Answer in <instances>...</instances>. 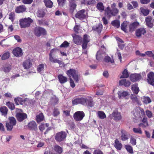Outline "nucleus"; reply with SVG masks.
<instances>
[{
	"mask_svg": "<svg viewBox=\"0 0 154 154\" xmlns=\"http://www.w3.org/2000/svg\"><path fill=\"white\" fill-rule=\"evenodd\" d=\"M26 8L24 5H20L17 7L15 9V11L17 13H23L26 11Z\"/></svg>",
	"mask_w": 154,
	"mask_h": 154,
	"instance_id": "a211bd4d",
	"label": "nucleus"
},
{
	"mask_svg": "<svg viewBox=\"0 0 154 154\" xmlns=\"http://www.w3.org/2000/svg\"><path fill=\"white\" fill-rule=\"evenodd\" d=\"M66 73L69 77L72 76L76 82L79 81V75L78 72L75 69H70L67 71Z\"/></svg>",
	"mask_w": 154,
	"mask_h": 154,
	"instance_id": "7ed1b4c3",
	"label": "nucleus"
},
{
	"mask_svg": "<svg viewBox=\"0 0 154 154\" xmlns=\"http://www.w3.org/2000/svg\"><path fill=\"white\" fill-rule=\"evenodd\" d=\"M45 66V64H39L37 67L38 71L40 73H43L44 71Z\"/></svg>",
	"mask_w": 154,
	"mask_h": 154,
	"instance_id": "ea45409f",
	"label": "nucleus"
},
{
	"mask_svg": "<svg viewBox=\"0 0 154 154\" xmlns=\"http://www.w3.org/2000/svg\"><path fill=\"white\" fill-rule=\"evenodd\" d=\"M122 75L120 77V78H128L129 76L128 73L127 69H125L122 72Z\"/></svg>",
	"mask_w": 154,
	"mask_h": 154,
	"instance_id": "3c124183",
	"label": "nucleus"
},
{
	"mask_svg": "<svg viewBox=\"0 0 154 154\" xmlns=\"http://www.w3.org/2000/svg\"><path fill=\"white\" fill-rule=\"evenodd\" d=\"M49 125L48 123H46L45 124H41L39 126L40 130L42 132L45 128H46L48 127Z\"/></svg>",
	"mask_w": 154,
	"mask_h": 154,
	"instance_id": "864d4df0",
	"label": "nucleus"
},
{
	"mask_svg": "<svg viewBox=\"0 0 154 154\" xmlns=\"http://www.w3.org/2000/svg\"><path fill=\"white\" fill-rule=\"evenodd\" d=\"M19 23L21 28H25L30 26L32 23L33 20L30 18L28 17L22 18L19 20Z\"/></svg>",
	"mask_w": 154,
	"mask_h": 154,
	"instance_id": "f03ea898",
	"label": "nucleus"
},
{
	"mask_svg": "<svg viewBox=\"0 0 154 154\" xmlns=\"http://www.w3.org/2000/svg\"><path fill=\"white\" fill-rule=\"evenodd\" d=\"M146 32L145 29L143 28H140L137 29L136 31V36L138 38L144 35Z\"/></svg>",
	"mask_w": 154,
	"mask_h": 154,
	"instance_id": "4468645a",
	"label": "nucleus"
},
{
	"mask_svg": "<svg viewBox=\"0 0 154 154\" xmlns=\"http://www.w3.org/2000/svg\"><path fill=\"white\" fill-rule=\"evenodd\" d=\"M146 116L149 118H151L152 117V113L151 111L149 110L146 111Z\"/></svg>",
	"mask_w": 154,
	"mask_h": 154,
	"instance_id": "e2e57ef3",
	"label": "nucleus"
},
{
	"mask_svg": "<svg viewBox=\"0 0 154 154\" xmlns=\"http://www.w3.org/2000/svg\"><path fill=\"white\" fill-rule=\"evenodd\" d=\"M11 66L9 64L5 65L1 68V70L4 71L5 73L9 72L11 69Z\"/></svg>",
	"mask_w": 154,
	"mask_h": 154,
	"instance_id": "b1692460",
	"label": "nucleus"
},
{
	"mask_svg": "<svg viewBox=\"0 0 154 154\" xmlns=\"http://www.w3.org/2000/svg\"><path fill=\"white\" fill-rule=\"evenodd\" d=\"M125 146L128 152L131 153H133V149L131 146L129 145H126Z\"/></svg>",
	"mask_w": 154,
	"mask_h": 154,
	"instance_id": "13d9d810",
	"label": "nucleus"
},
{
	"mask_svg": "<svg viewBox=\"0 0 154 154\" xmlns=\"http://www.w3.org/2000/svg\"><path fill=\"white\" fill-rule=\"evenodd\" d=\"M45 5L47 7L51 8L53 5L52 2L50 0H44Z\"/></svg>",
	"mask_w": 154,
	"mask_h": 154,
	"instance_id": "49530a36",
	"label": "nucleus"
},
{
	"mask_svg": "<svg viewBox=\"0 0 154 154\" xmlns=\"http://www.w3.org/2000/svg\"><path fill=\"white\" fill-rule=\"evenodd\" d=\"M87 12L84 9L81 10L75 14V17L80 20L85 19L87 17Z\"/></svg>",
	"mask_w": 154,
	"mask_h": 154,
	"instance_id": "0eeeda50",
	"label": "nucleus"
},
{
	"mask_svg": "<svg viewBox=\"0 0 154 154\" xmlns=\"http://www.w3.org/2000/svg\"><path fill=\"white\" fill-rule=\"evenodd\" d=\"M114 146L118 150H120L122 149V144L117 139H116L115 140Z\"/></svg>",
	"mask_w": 154,
	"mask_h": 154,
	"instance_id": "c9c22d12",
	"label": "nucleus"
},
{
	"mask_svg": "<svg viewBox=\"0 0 154 154\" xmlns=\"http://www.w3.org/2000/svg\"><path fill=\"white\" fill-rule=\"evenodd\" d=\"M15 39L18 42H21L22 40L20 37L18 35H15L14 36Z\"/></svg>",
	"mask_w": 154,
	"mask_h": 154,
	"instance_id": "338daca9",
	"label": "nucleus"
},
{
	"mask_svg": "<svg viewBox=\"0 0 154 154\" xmlns=\"http://www.w3.org/2000/svg\"><path fill=\"white\" fill-rule=\"evenodd\" d=\"M6 105L11 110H14L15 109L14 104L10 102H8L6 103Z\"/></svg>",
	"mask_w": 154,
	"mask_h": 154,
	"instance_id": "8fccbe9b",
	"label": "nucleus"
},
{
	"mask_svg": "<svg viewBox=\"0 0 154 154\" xmlns=\"http://www.w3.org/2000/svg\"><path fill=\"white\" fill-rule=\"evenodd\" d=\"M90 40L89 36L87 35H85L84 36L83 41L82 47L83 50L85 49L87 47L88 43L89 42Z\"/></svg>",
	"mask_w": 154,
	"mask_h": 154,
	"instance_id": "f3484780",
	"label": "nucleus"
},
{
	"mask_svg": "<svg viewBox=\"0 0 154 154\" xmlns=\"http://www.w3.org/2000/svg\"><path fill=\"white\" fill-rule=\"evenodd\" d=\"M97 9L101 12L103 11L104 9V7L102 2L98 3L97 4Z\"/></svg>",
	"mask_w": 154,
	"mask_h": 154,
	"instance_id": "a18cd8bd",
	"label": "nucleus"
},
{
	"mask_svg": "<svg viewBox=\"0 0 154 154\" xmlns=\"http://www.w3.org/2000/svg\"><path fill=\"white\" fill-rule=\"evenodd\" d=\"M32 65V63L30 60H28L23 62V66L24 68L28 69L30 68Z\"/></svg>",
	"mask_w": 154,
	"mask_h": 154,
	"instance_id": "aec40b11",
	"label": "nucleus"
},
{
	"mask_svg": "<svg viewBox=\"0 0 154 154\" xmlns=\"http://www.w3.org/2000/svg\"><path fill=\"white\" fill-rule=\"evenodd\" d=\"M131 89L134 93L137 94L139 91V88L138 85L137 84L133 85H132Z\"/></svg>",
	"mask_w": 154,
	"mask_h": 154,
	"instance_id": "4c0bfd02",
	"label": "nucleus"
},
{
	"mask_svg": "<svg viewBox=\"0 0 154 154\" xmlns=\"http://www.w3.org/2000/svg\"><path fill=\"white\" fill-rule=\"evenodd\" d=\"M10 56V53L8 52L4 53L2 57V59L3 60L8 59Z\"/></svg>",
	"mask_w": 154,
	"mask_h": 154,
	"instance_id": "4d7b16f0",
	"label": "nucleus"
},
{
	"mask_svg": "<svg viewBox=\"0 0 154 154\" xmlns=\"http://www.w3.org/2000/svg\"><path fill=\"white\" fill-rule=\"evenodd\" d=\"M9 122L6 123V127L8 131H11L13 127L16 123L15 119L13 117H11L9 118Z\"/></svg>",
	"mask_w": 154,
	"mask_h": 154,
	"instance_id": "20e7f679",
	"label": "nucleus"
},
{
	"mask_svg": "<svg viewBox=\"0 0 154 154\" xmlns=\"http://www.w3.org/2000/svg\"><path fill=\"white\" fill-rule=\"evenodd\" d=\"M80 98V104L85 105L88 104V106L91 107L93 106V103L92 101V98L91 97H88V98H86L83 97Z\"/></svg>",
	"mask_w": 154,
	"mask_h": 154,
	"instance_id": "423d86ee",
	"label": "nucleus"
},
{
	"mask_svg": "<svg viewBox=\"0 0 154 154\" xmlns=\"http://www.w3.org/2000/svg\"><path fill=\"white\" fill-rule=\"evenodd\" d=\"M70 6L71 9L74 10L76 7V5L75 0H71L70 1Z\"/></svg>",
	"mask_w": 154,
	"mask_h": 154,
	"instance_id": "c03bdc74",
	"label": "nucleus"
},
{
	"mask_svg": "<svg viewBox=\"0 0 154 154\" xmlns=\"http://www.w3.org/2000/svg\"><path fill=\"white\" fill-rule=\"evenodd\" d=\"M66 136V134L65 132L61 131L56 134L55 139L57 141L61 142L64 140Z\"/></svg>",
	"mask_w": 154,
	"mask_h": 154,
	"instance_id": "6e6552de",
	"label": "nucleus"
},
{
	"mask_svg": "<svg viewBox=\"0 0 154 154\" xmlns=\"http://www.w3.org/2000/svg\"><path fill=\"white\" fill-rule=\"evenodd\" d=\"M53 149L58 154L61 153L63 151L62 148L57 145H55L54 146Z\"/></svg>",
	"mask_w": 154,
	"mask_h": 154,
	"instance_id": "e433bc0d",
	"label": "nucleus"
},
{
	"mask_svg": "<svg viewBox=\"0 0 154 154\" xmlns=\"http://www.w3.org/2000/svg\"><path fill=\"white\" fill-rule=\"evenodd\" d=\"M148 82L152 85H154V73L152 72H150L147 75Z\"/></svg>",
	"mask_w": 154,
	"mask_h": 154,
	"instance_id": "9b49d317",
	"label": "nucleus"
},
{
	"mask_svg": "<svg viewBox=\"0 0 154 154\" xmlns=\"http://www.w3.org/2000/svg\"><path fill=\"white\" fill-rule=\"evenodd\" d=\"M105 56V52L103 51L101 49H100L97 53L96 55V59L98 60H101Z\"/></svg>",
	"mask_w": 154,
	"mask_h": 154,
	"instance_id": "dca6fc26",
	"label": "nucleus"
},
{
	"mask_svg": "<svg viewBox=\"0 0 154 154\" xmlns=\"http://www.w3.org/2000/svg\"><path fill=\"white\" fill-rule=\"evenodd\" d=\"M112 116L113 117V119L116 121L120 120L122 118L120 113L117 110L113 112L112 114Z\"/></svg>",
	"mask_w": 154,
	"mask_h": 154,
	"instance_id": "f8f14e48",
	"label": "nucleus"
},
{
	"mask_svg": "<svg viewBox=\"0 0 154 154\" xmlns=\"http://www.w3.org/2000/svg\"><path fill=\"white\" fill-rule=\"evenodd\" d=\"M140 10L141 13L145 16H147L149 13V11L147 9H145L143 8H141Z\"/></svg>",
	"mask_w": 154,
	"mask_h": 154,
	"instance_id": "09e8293b",
	"label": "nucleus"
},
{
	"mask_svg": "<svg viewBox=\"0 0 154 154\" xmlns=\"http://www.w3.org/2000/svg\"><path fill=\"white\" fill-rule=\"evenodd\" d=\"M98 117L101 119H103L106 117V116L104 112L102 111H99L97 113Z\"/></svg>",
	"mask_w": 154,
	"mask_h": 154,
	"instance_id": "79ce46f5",
	"label": "nucleus"
},
{
	"mask_svg": "<svg viewBox=\"0 0 154 154\" xmlns=\"http://www.w3.org/2000/svg\"><path fill=\"white\" fill-rule=\"evenodd\" d=\"M146 25L150 28H152L153 25V20L151 16H148L145 20Z\"/></svg>",
	"mask_w": 154,
	"mask_h": 154,
	"instance_id": "2eb2a0df",
	"label": "nucleus"
},
{
	"mask_svg": "<svg viewBox=\"0 0 154 154\" xmlns=\"http://www.w3.org/2000/svg\"><path fill=\"white\" fill-rule=\"evenodd\" d=\"M129 136L127 134V132L124 130L121 131V140L123 141L127 140L129 138Z\"/></svg>",
	"mask_w": 154,
	"mask_h": 154,
	"instance_id": "7c9ffc66",
	"label": "nucleus"
},
{
	"mask_svg": "<svg viewBox=\"0 0 154 154\" xmlns=\"http://www.w3.org/2000/svg\"><path fill=\"white\" fill-rule=\"evenodd\" d=\"M119 84L120 85H123L125 87L129 86L131 84L130 82L125 79H122L119 81Z\"/></svg>",
	"mask_w": 154,
	"mask_h": 154,
	"instance_id": "2f4dec72",
	"label": "nucleus"
},
{
	"mask_svg": "<svg viewBox=\"0 0 154 154\" xmlns=\"http://www.w3.org/2000/svg\"><path fill=\"white\" fill-rule=\"evenodd\" d=\"M139 25V23L137 22H135L131 23L129 25V30L131 32L133 31Z\"/></svg>",
	"mask_w": 154,
	"mask_h": 154,
	"instance_id": "393cba45",
	"label": "nucleus"
},
{
	"mask_svg": "<svg viewBox=\"0 0 154 154\" xmlns=\"http://www.w3.org/2000/svg\"><path fill=\"white\" fill-rule=\"evenodd\" d=\"M129 24V22L128 21H125L121 25V29L125 32L127 31L128 26Z\"/></svg>",
	"mask_w": 154,
	"mask_h": 154,
	"instance_id": "f704fd0d",
	"label": "nucleus"
},
{
	"mask_svg": "<svg viewBox=\"0 0 154 154\" xmlns=\"http://www.w3.org/2000/svg\"><path fill=\"white\" fill-rule=\"evenodd\" d=\"M0 44L3 47H7L9 46L8 45L6 44L5 40H2L0 42Z\"/></svg>",
	"mask_w": 154,
	"mask_h": 154,
	"instance_id": "0e129e2a",
	"label": "nucleus"
},
{
	"mask_svg": "<svg viewBox=\"0 0 154 154\" xmlns=\"http://www.w3.org/2000/svg\"><path fill=\"white\" fill-rule=\"evenodd\" d=\"M45 10L43 9H39L38 10L36 15L39 17H43L45 14Z\"/></svg>",
	"mask_w": 154,
	"mask_h": 154,
	"instance_id": "bb28decb",
	"label": "nucleus"
},
{
	"mask_svg": "<svg viewBox=\"0 0 154 154\" xmlns=\"http://www.w3.org/2000/svg\"><path fill=\"white\" fill-rule=\"evenodd\" d=\"M44 117L42 113H40L36 116V119L38 122H39L43 120Z\"/></svg>",
	"mask_w": 154,
	"mask_h": 154,
	"instance_id": "37998d69",
	"label": "nucleus"
},
{
	"mask_svg": "<svg viewBox=\"0 0 154 154\" xmlns=\"http://www.w3.org/2000/svg\"><path fill=\"white\" fill-rule=\"evenodd\" d=\"M49 60L51 62H52L54 63H57L59 64H62V62L61 61L53 58L52 57V55H51V54H49Z\"/></svg>",
	"mask_w": 154,
	"mask_h": 154,
	"instance_id": "a19ab883",
	"label": "nucleus"
},
{
	"mask_svg": "<svg viewBox=\"0 0 154 154\" xmlns=\"http://www.w3.org/2000/svg\"><path fill=\"white\" fill-rule=\"evenodd\" d=\"M59 81L61 84L64 83L67 81V78L66 77L63 76L62 75H59L58 76Z\"/></svg>",
	"mask_w": 154,
	"mask_h": 154,
	"instance_id": "473e14b6",
	"label": "nucleus"
},
{
	"mask_svg": "<svg viewBox=\"0 0 154 154\" xmlns=\"http://www.w3.org/2000/svg\"><path fill=\"white\" fill-rule=\"evenodd\" d=\"M117 94L118 97L119 99L125 98L126 97L129 95L128 92L127 91H119Z\"/></svg>",
	"mask_w": 154,
	"mask_h": 154,
	"instance_id": "412c9836",
	"label": "nucleus"
},
{
	"mask_svg": "<svg viewBox=\"0 0 154 154\" xmlns=\"http://www.w3.org/2000/svg\"><path fill=\"white\" fill-rule=\"evenodd\" d=\"M116 4L113 3L111 5L112 10L108 6L104 9L105 14L108 18H109L112 16H115L119 13V10L116 8Z\"/></svg>",
	"mask_w": 154,
	"mask_h": 154,
	"instance_id": "f257e3e1",
	"label": "nucleus"
},
{
	"mask_svg": "<svg viewBox=\"0 0 154 154\" xmlns=\"http://www.w3.org/2000/svg\"><path fill=\"white\" fill-rule=\"evenodd\" d=\"M12 53L13 54L17 57H20L23 55L22 49L19 47L14 48L13 50Z\"/></svg>",
	"mask_w": 154,
	"mask_h": 154,
	"instance_id": "ddd939ff",
	"label": "nucleus"
},
{
	"mask_svg": "<svg viewBox=\"0 0 154 154\" xmlns=\"http://www.w3.org/2000/svg\"><path fill=\"white\" fill-rule=\"evenodd\" d=\"M102 25L100 24L94 26L92 27V30L97 32L98 33H100L102 29Z\"/></svg>",
	"mask_w": 154,
	"mask_h": 154,
	"instance_id": "cd10ccee",
	"label": "nucleus"
},
{
	"mask_svg": "<svg viewBox=\"0 0 154 154\" xmlns=\"http://www.w3.org/2000/svg\"><path fill=\"white\" fill-rule=\"evenodd\" d=\"M146 55L150 57H152L154 60V54L151 51H149L146 52Z\"/></svg>",
	"mask_w": 154,
	"mask_h": 154,
	"instance_id": "bf43d9fd",
	"label": "nucleus"
},
{
	"mask_svg": "<svg viewBox=\"0 0 154 154\" xmlns=\"http://www.w3.org/2000/svg\"><path fill=\"white\" fill-rule=\"evenodd\" d=\"M28 127L30 129L36 131L37 130V127L35 122L32 121L29 123L28 125Z\"/></svg>",
	"mask_w": 154,
	"mask_h": 154,
	"instance_id": "5701e85b",
	"label": "nucleus"
},
{
	"mask_svg": "<svg viewBox=\"0 0 154 154\" xmlns=\"http://www.w3.org/2000/svg\"><path fill=\"white\" fill-rule=\"evenodd\" d=\"M104 62L108 63L109 64L114 65V61L112 57L107 56L105 57Z\"/></svg>",
	"mask_w": 154,
	"mask_h": 154,
	"instance_id": "a878e982",
	"label": "nucleus"
},
{
	"mask_svg": "<svg viewBox=\"0 0 154 154\" xmlns=\"http://www.w3.org/2000/svg\"><path fill=\"white\" fill-rule=\"evenodd\" d=\"M35 34L37 36H39L41 35H45L46 34V32L44 29L40 27L35 28L34 31Z\"/></svg>",
	"mask_w": 154,
	"mask_h": 154,
	"instance_id": "9d476101",
	"label": "nucleus"
},
{
	"mask_svg": "<svg viewBox=\"0 0 154 154\" xmlns=\"http://www.w3.org/2000/svg\"><path fill=\"white\" fill-rule=\"evenodd\" d=\"M130 78L132 81L135 82L141 79V76L140 74H134L131 75Z\"/></svg>",
	"mask_w": 154,
	"mask_h": 154,
	"instance_id": "6ab92c4d",
	"label": "nucleus"
},
{
	"mask_svg": "<svg viewBox=\"0 0 154 154\" xmlns=\"http://www.w3.org/2000/svg\"><path fill=\"white\" fill-rule=\"evenodd\" d=\"M33 0H23V3L25 4H31L33 2Z\"/></svg>",
	"mask_w": 154,
	"mask_h": 154,
	"instance_id": "69168bd1",
	"label": "nucleus"
},
{
	"mask_svg": "<svg viewBox=\"0 0 154 154\" xmlns=\"http://www.w3.org/2000/svg\"><path fill=\"white\" fill-rule=\"evenodd\" d=\"M0 111L2 115L5 116L7 113L8 109L6 106H2L0 108Z\"/></svg>",
	"mask_w": 154,
	"mask_h": 154,
	"instance_id": "58836bf2",
	"label": "nucleus"
},
{
	"mask_svg": "<svg viewBox=\"0 0 154 154\" xmlns=\"http://www.w3.org/2000/svg\"><path fill=\"white\" fill-rule=\"evenodd\" d=\"M143 103L146 104L149 103L152 101L149 97L147 96H143L141 98Z\"/></svg>",
	"mask_w": 154,
	"mask_h": 154,
	"instance_id": "72a5a7b5",
	"label": "nucleus"
},
{
	"mask_svg": "<svg viewBox=\"0 0 154 154\" xmlns=\"http://www.w3.org/2000/svg\"><path fill=\"white\" fill-rule=\"evenodd\" d=\"M80 98H76L73 100L72 101V104L73 105H76L78 104H80Z\"/></svg>",
	"mask_w": 154,
	"mask_h": 154,
	"instance_id": "052dcab7",
	"label": "nucleus"
},
{
	"mask_svg": "<svg viewBox=\"0 0 154 154\" xmlns=\"http://www.w3.org/2000/svg\"><path fill=\"white\" fill-rule=\"evenodd\" d=\"M132 113L134 116V118L140 117V113L142 116L144 115L145 114L143 109L138 107L136 108L132 112Z\"/></svg>",
	"mask_w": 154,
	"mask_h": 154,
	"instance_id": "39448f33",
	"label": "nucleus"
},
{
	"mask_svg": "<svg viewBox=\"0 0 154 154\" xmlns=\"http://www.w3.org/2000/svg\"><path fill=\"white\" fill-rule=\"evenodd\" d=\"M142 123H140L139 124V126L143 128H145L148 126V122L146 118H144L142 119Z\"/></svg>",
	"mask_w": 154,
	"mask_h": 154,
	"instance_id": "c756f323",
	"label": "nucleus"
},
{
	"mask_svg": "<svg viewBox=\"0 0 154 154\" xmlns=\"http://www.w3.org/2000/svg\"><path fill=\"white\" fill-rule=\"evenodd\" d=\"M17 117L18 121L21 122L27 118V115L25 113H18Z\"/></svg>",
	"mask_w": 154,
	"mask_h": 154,
	"instance_id": "4be33fe9",
	"label": "nucleus"
},
{
	"mask_svg": "<svg viewBox=\"0 0 154 154\" xmlns=\"http://www.w3.org/2000/svg\"><path fill=\"white\" fill-rule=\"evenodd\" d=\"M73 40L74 42L77 44L79 45L82 41V38L79 36L75 35L73 36Z\"/></svg>",
	"mask_w": 154,
	"mask_h": 154,
	"instance_id": "c85d7f7f",
	"label": "nucleus"
},
{
	"mask_svg": "<svg viewBox=\"0 0 154 154\" xmlns=\"http://www.w3.org/2000/svg\"><path fill=\"white\" fill-rule=\"evenodd\" d=\"M130 142L132 145H135L136 144V139L133 137H131V138Z\"/></svg>",
	"mask_w": 154,
	"mask_h": 154,
	"instance_id": "774afa93",
	"label": "nucleus"
},
{
	"mask_svg": "<svg viewBox=\"0 0 154 154\" xmlns=\"http://www.w3.org/2000/svg\"><path fill=\"white\" fill-rule=\"evenodd\" d=\"M133 131L134 132L137 134H142V132L141 129L140 128H134L133 129Z\"/></svg>",
	"mask_w": 154,
	"mask_h": 154,
	"instance_id": "6e6d98bb",
	"label": "nucleus"
},
{
	"mask_svg": "<svg viewBox=\"0 0 154 154\" xmlns=\"http://www.w3.org/2000/svg\"><path fill=\"white\" fill-rule=\"evenodd\" d=\"M8 18L12 22H13L15 18V13L13 12H11L9 14Z\"/></svg>",
	"mask_w": 154,
	"mask_h": 154,
	"instance_id": "5fc2aeb1",
	"label": "nucleus"
},
{
	"mask_svg": "<svg viewBox=\"0 0 154 154\" xmlns=\"http://www.w3.org/2000/svg\"><path fill=\"white\" fill-rule=\"evenodd\" d=\"M111 24L112 26L118 28L120 26V22L119 20H115L112 21V22Z\"/></svg>",
	"mask_w": 154,
	"mask_h": 154,
	"instance_id": "603ef678",
	"label": "nucleus"
},
{
	"mask_svg": "<svg viewBox=\"0 0 154 154\" xmlns=\"http://www.w3.org/2000/svg\"><path fill=\"white\" fill-rule=\"evenodd\" d=\"M14 101L17 105H18L19 103L22 104L23 100L21 97H17L14 99Z\"/></svg>",
	"mask_w": 154,
	"mask_h": 154,
	"instance_id": "de8ad7c7",
	"label": "nucleus"
},
{
	"mask_svg": "<svg viewBox=\"0 0 154 154\" xmlns=\"http://www.w3.org/2000/svg\"><path fill=\"white\" fill-rule=\"evenodd\" d=\"M85 116L83 111H77L75 112L73 116L74 119L76 121H80Z\"/></svg>",
	"mask_w": 154,
	"mask_h": 154,
	"instance_id": "1a4fd4ad",
	"label": "nucleus"
},
{
	"mask_svg": "<svg viewBox=\"0 0 154 154\" xmlns=\"http://www.w3.org/2000/svg\"><path fill=\"white\" fill-rule=\"evenodd\" d=\"M69 43H68L66 41H65L60 45V47L61 48H66L69 46Z\"/></svg>",
	"mask_w": 154,
	"mask_h": 154,
	"instance_id": "680f3d73",
	"label": "nucleus"
}]
</instances>
